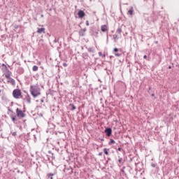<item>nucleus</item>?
<instances>
[{"instance_id":"6ab92c4d","label":"nucleus","mask_w":179,"mask_h":179,"mask_svg":"<svg viewBox=\"0 0 179 179\" xmlns=\"http://www.w3.org/2000/svg\"><path fill=\"white\" fill-rule=\"evenodd\" d=\"M87 50L88 52H92V54H94V49H93V48H88Z\"/></svg>"},{"instance_id":"c756f323","label":"nucleus","mask_w":179,"mask_h":179,"mask_svg":"<svg viewBox=\"0 0 179 179\" xmlns=\"http://www.w3.org/2000/svg\"><path fill=\"white\" fill-rule=\"evenodd\" d=\"M59 41V38H58V39L55 38L54 40V43H58Z\"/></svg>"},{"instance_id":"2eb2a0df","label":"nucleus","mask_w":179,"mask_h":179,"mask_svg":"<svg viewBox=\"0 0 179 179\" xmlns=\"http://www.w3.org/2000/svg\"><path fill=\"white\" fill-rule=\"evenodd\" d=\"M71 111H75V109L76 108V106L75 105H73V103H70L69 105Z\"/></svg>"},{"instance_id":"72a5a7b5","label":"nucleus","mask_w":179,"mask_h":179,"mask_svg":"<svg viewBox=\"0 0 179 179\" xmlns=\"http://www.w3.org/2000/svg\"><path fill=\"white\" fill-rule=\"evenodd\" d=\"M89 24H89V20H87V21H86V26H89Z\"/></svg>"},{"instance_id":"9b49d317","label":"nucleus","mask_w":179,"mask_h":179,"mask_svg":"<svg viewBox=\"0 0 179 179\" xmlns=\"http://www.w3.org/2000/svg\"><path fill=\"white\" fill-rule=\"evenodd\" d=\"M113 52H115V55L116 57H121L122 55V53L118 52V48H115L113 49Z\"/></svg>"},{"instance_id":"393cba45","label":"nucleus","mask_w":179,"mask_h":179,"mask_svg":"<svg viewBox=\"0 0 179 179\" xmlns=\"http://www.w3.org/2000/svg\"><path fill=\"white\" fill-rule=\"evenodd\" d=\"M32 71H34V72H36V71H38V66H34L33 68H32Z\"/></svg>"},{"instance_id":"e433bc0d","label":"nucleus","mask_w":179,"mask_h":179,"mask_svg":"<svg viewBox=\"0 0 179 179\" xmlns=\"http://www.w3.org/2000/svg\"><path fill=\"white\" fill-rule=\"evenodd\" d=\"M99 141H101V142H104V138H99Z\"/></svg>"},{"instance_id":"ddd939ff","label":"nucleus","mask_w":179,"mask_h":179,"mask_svg":"<svg viewBox=\"0 0 179 179\" xmlns=\"http://www.w3.org/2000/svg\"><path fill=\"white\" fill-rule=\"evenodd\" d=\"M17 73H18L19 75L24 73V69L22 67H18V69H17Z\"/></svg>"},{"instance_id":"ea45409f","label":"nucleus","mask_w":179,"mask_h":179,"mask_svg":"<svg viewBox=\"0 0 179 179\" xmlns=\"http://www.w3.org/2000/svg\"><path fill=\"white\" fill-rule=\"evenodd\" d=\"M41 17H44V15L41 14Z\"/></svg>"},{"instance_id":"a18cd8bd","label":"nucleus","mask_w":179,"mask_h":179,"mask_svg":"<svg viewBox=\"0 0 179 179\" xmlns=\"http://www.w3.org/2000/svg\"><path fill=\"white\" fill-rule=\"evenodd\" d=\"M8 111H11V112H12V110H10V109H8Z\"/></svg>"},{"instance_id":"f8f14e48","label":"nucleus","mask_w":179,"mask_h":179,"mask_svg":"<svg viewBox=\"0 0 179 179\" xmlns=\"http://www.w3.org/2000/svg\"><path fill=\"white\" fill-rule=\"evenodd\" d=\"M10 117L13 122H14V124H16V122H17V117H16L15 115L12 114L10 115Z\"/></svg>"},{"instance_id":"5701e85b","label":"nucleus","mask_w":179,"mask_h":179,"mask_svg":"<svg viewBox=\"0 0 179 179\" xmlns=\"http://www.w3.org/2000/svg\"><path fill=\"white\" fill-rule=\"evenodd\" d=\"M114 143H115V141H114V139L110 138V142L108 143V145H114Z\"/></svg>"},{"instance_id":"39448f33","label":"nucleus","mask_w":179,"mask_h":179,"mask_svg":"<svg viewBox=\"0 0 179 179\" xmlns=\"http://www.w3.org/2000/svg\"><path fill=\"white\" fill-rule=\"evenodd\" d=\"M105 134H106V136H111V134H113V129L110 127H107L104 131Z\"/></svg>"},{"instance_id":"aec40b11","label":"nucleus","mask_w":179,"mask_h":179,"mask_svg":"<svg viewBox=\"0 0 179 179\" xmlns=\"http://www.w3.org/2000/svg\"><path fill=\"white\" fill-rule=\"evenodd\" d=\"M1 66H3V68H2L3 72H6V69H5V68H6V69H8V66H6L5 65V64H1Z\"/></svg>"},{"instance_id":"37998d69","label":"nucleus","mask_w":179,"mask_h":179,"mask_svg":"<svg viewBox=\"0 0 179 179\" xmlns=\"http://www.w3.org/2000/svg\"><path fill=\"white\" fill-rule=\"evenodd\" d=\"M17 173H20V170L17 171Z\"/></svg>"},{"instance_id":"4468645a","label":"nucleus","mask_w":179,"mask_h":179,"mask_svg":"<svg viewBox=\"0 0 179 179\" xmlns=\"http://www.w3.org/2000/svg\"><path fill=\"white\" fill-rule=\"evenodd\" d=\"M28 103V104H30L31 103V98L30 97V95L27 94L24 99Z\"/></svg>"},{"instance_id":"79ce46f5","label":"nucleus","mask_w":179,"mask_h":179,"mask_svg":"<svg viewBox=\"0 0 179 179\" xmlns=\"http://www.w3.org/2000/svg\"><path fill=\"white\" fill-rule=\"evenodd\" d=\"M169 69H171V66H169Z\"/></svg>"},{"instance_id":"f3484780","label":"nucleus","mask_w":179,"mask_h":179,"mask_svg":"<svg viewBox=\"0 0 179 179\" xmlns=\"http://www.w3.org/2000/svg\"><path fill=\"white\" fill-rule=\"evenodd\" d=\"M49 155H51V157L52 160H55V156H54V153L51 152V150L48 151Z\"/></svg>"},{"instance_id":"1a4fd4ad","label":"nucleus","mask_w":179,"mask_h":179,"mask_svg":"<svg viewBox=\"0 0 179 179\" xmlns=\"http://www.w3.org/2000/svg\"><path fill=\"white\" fill-rule=\"evenodd\" d=\"M101 30L103 33H106V31H108V27L106 24H103L101 26Z\"/></svg>"},{"instance_id":"c9c22d12","label":"nucleus","mask_w":179,"mask_h":179,"mask_svg":"<svg viewBox=\"0 0 179 179\" xmlns=\"http://www.w3.org/2000/svg\"><path fill=\"white\" fill-rule=\"evenodd\" d=\"M143 58H144V59H146L148 58V56H147L146 55H145L143 56Z\"/></svg>"},{"instance_id":"49530a36","label":"nucleus","mask_w":179,"mask_h":179,"mask_svg":"<svg viewBox=\"0 0 179 179\" xmlns=\"http://www.w3.org/2000/svg\"><path fill=\"white\" fill-rule=\"evenodd\" d=\"M85 55V57H87V54H86V55Z\"/></svg>"},{"instance_id":"de8ad7c7","label":"nucleus","mask_w":179,"mask_h":179,"mask_svg":"<svg viewBox=\"0 0 179 179\" xmlns=\"http://www.w3.org/2000/svg\"><path fill=\"white\" fill-rule=\"evenodd\" d=\"M101 146H103V144Z\"/></svg>"},{"instance_id":"dca6fc26","label":"nucleus","mask_w":179,"mask_h":179,"mask_svg":"<svg viewBox=\"0 0 179 179\" xmlns=\"http://www.w3.org/2000/svg\"><path fill=\"white\" fill-rule=\"evenodd\" d=\"M128 13H129V15H134V7H131L130 9L128 10Z\"/></svg>"},{"instance_id":"2f4dec72","label":"nucleus","mask_w":179,"mask_h":179,"mask_svg":"<svg viewBox=\"0 0 179 179\" xmlns=\"http://www.w3.org/2000/svg\"><path fill=\"white\" fill-rule=\"evenodd\" d=\"M63 66L66 67L68 66V64L66 63H63Z\"/></svg>"},{"instance_id":"423d86ee","label":"nucleus","mask_w":179,"mask_h":179,"mask_svg":"<svg viewBox=\"0 0 179 179\" xmlns=\"http://www.w3.org/2000/svg\"><path fill=\"white\" fill-rule=\"evenodd\" d=\"M55 176H57V171H55L53 173H47L46 178L48 179H54Z\"/></svg>"},{"instance_id":"bb28decb","label":"nucleus","mask_w":179,"mask_h":179,"mask_svg":"<svg viewBox=\"0 0 179 179\" xmlns=\"http://www.w3.org/2000/svg\"><path fill=\"white\" fill-rule=\"evenodd\" d=\"M113 38H114L115 41V40H118V35L114 34L113 35Z\"/></svg>"},{"instance_id":"9d476101","label":"nucleus","mask_w":179,"mask_h":179,"mask_svg":"<svg viewBox=\"0 0 179 179\" xmlns=\"http://www.w3.org/2000/svg\"><path fill=\"white\" fill-rule=\"evenodd\" d=\"M86 28L81 29L78 32L79 36L80 37H83L85 36V33H86Z\"/></svg>"},{"instance_id":"7ed1b4c3","label":"nucleus","mask_w":179,"mask_h":179,"mask_svg":"<svg viewBox=\"0 0 179 179\" xmlns=\"http://www.w3.org/2000/svg\"><path fill=\"white\" fill-rule=\"evenodd\" d=\"M13 96L14 99H19L20 97H23L22 96V91L19 89H15L13 91Z\"/></svg>"},{"instance_id":"6e6552de","label":"nucleus","mask_w":179,"mask_h":179,"mask_svg":"<svg viewBox=\"0 0 179 179\" xmlns=\"http://www.w3.org/2000/svg\"><path fill=\"white\" fill-rule=\"evenodd\" d=\"M36 33H38V34H42V33L43 34H45V28H44V27L38 28Z\"/></svg>"},{"instance_id":"7c9ffc66","label":"nucleus","mask_w":179,"mask_h":179,"mask_svg":"<svg viewBox=\"0 0 179 179\" xmlns=\"http://www.w3.org/2000/svg\"><path fill=\"white\" fill-rule=\"evenodd\" d=\"M150 90H152V87H149L148 90V93L150 92Z\"/></svg>"},{"instance_id":"20e7f679","label":"nucleus","mask_w":179,"mask_h":179,"mask_svg":"<svg viewBox=\"0 0 179 179\" xmlns=\"http://www.w3.org/2000/svg\"><path fill=\"white\" fill-rule=\"evenodd\" d=\"M16 114L18 118H24V117H26V114L23 113V110L19 109V108L16 109Z\"/></svg>"},{"instance_id":"473e14b6","label":"nucleus","mask_w":179,"mask_h":179,"mask_svg":"<svg viewBox=\"0 0 179 179\" xmlns=\"http://www.w3.org/2000/svg\"><path fill=\"white\" fill-rule=\"evenodd\" d=\"M151 166H152L153 168H155V167H156V164H152Z\"/></svg>"},{"instance_id":"4c0bfd02","label":"nucleus","mask_w":179,"mask_h":179,"mask_svg":"<svg viewBox=\"0 0 179 179\" xmlns=\"http://www.w3.org/2000/svg\"><path fill=\"white\" fill-rule=\"evenodd\" d=\"M99 156H103V152H99Z\"/></svg>"},{"instance_id":"cd10ccee","label":"nucleus","mask_w":179,"mask_h":179,"mask_svg":"<svg viewBox=\"0 0 179 179\" xmlns=\"http://www.w3.org/2000/svg\"><path fill=\"white\" fill-rule=\"evenodd\" d=\"M13 27H14V29H19V25H17V24H14Z\"/></svg>"},{"instance_id":"c85d7f7f","label":"nucleus","mask_w":179,"mask_h":179,"mask_svg":"<svg viewBox=\"0 0 179 179\" xmlns=\"http://www.w3.org/2000/svg\"><path fill=\"white\" fill-rule=\"evenodd\" d=\"M13 136H16V135H17V133H16V131H14L12 133Z\"/></svg>"},{"instance_id":"a878e982","label":"nucleus","mask_w":179,"mask_h":179,"mask_svg":"<svg viewBox=\"0 0 179 179\" xmlns=\"http://www.w3.org/2000/svg\"><path fill=\"white\" fill-rule=\"evenodd\" d=\"M99 57H103V58H106V55H103V53H101V52H99Z\"/></svg>"},{"instance_id":"f03ea898","label":"nucleus","mask_w":179,"mask_h":179,"mask_svg":"<svg viewBox=\"0 0 179 179\" xmlns=\"http://www.w3.org/2000/svg\"><path fill=\"white\" fill-rule=\"evenodd\" d=\"M6 71V74L5 75V78H6V79H8V83H10L11 85H13V86H15V81L13 78H12V77H10V75H12V71H9V69H7L6 67L5 68Z\"/></svg>"},{"instance_id":"c03bdc74","label":"nucleus","mask_w":179,"mask_h":179,"mask_svg":"<svg viewBox=\"0 0 179 179\" xmlns=\"http://www.w3.org/2000/svg\"><path fill=\"white\" fill-rule=\"evenodd\" d=\"M122 171L123 173H125V171H124V170H122Z\"/></svg>"},{"instance_id":"a211bd4d","label":"nucleus","mask_w":179,"mask_h":179,"mask_svg":"<svg viewBox=\"0 0 179 179\" xmlns=\"http://www.w3.org/2000/svg\"><path fill=\"white\" fill-rule=\"evenodd\" d=\"M110 149L103 148V152L106 155V156H108L110 154L108 153V151Z\"/></svg>"},{"instance_id":"58836bf2","label":"nucleus","mask_w":179,"mask_h":179,"mask_svg":"<svg viewBox=\"0 0 179 179\" xmlns=\"http://www.w3.org/2000/svg\"><path fill=\"white\" fill-rule=\"evenodd\" d=\"M152 97H155V94H151Z\"/></svg>"},{"instance_id":"4be33fe9","label":"nucleus","mask_w":179,"mask_h":179,"mask_svg":"<svg viewBox=\"0 0 179 179\" xmlns=\"http://www.w3.org/2000/svg\"><path fill=\"white\" fill-rule=\"evenodd\" d=\"M93 36H94V37H96V38H97V37H99V31H94Z\"/></svg>"},{"instance_id":"a19ab883","label":"nucleus","mask_w":179,"mask_h":179,"mask_svg":"<svg viewBox=\"0 0 179 179\" xmlns=\"http://www.w3.org/2000/svg\"><path fill=\"white\" fill-rule=\"evenodd\" d=\"M41 103H44V100L43 99H41Z\"/></svg>"},{"instance_id":"412c9836","label":"nucleus","mask_w":179,"mask_h":179,"mask_svg":"<svg viewBox=\"0 0 179 179\" xmlns=\"http://www.w3.org/2000/svg\"><path fill=\"white\" fill-rule=\"evenodd\" d=\"M119 159H118V163H120V164H124V159H122V157H118Z\"/></svg>"},{"instance_id":"f704fd0d","label":"nucleus","mask_w":179,"mask_h":179,"mask_svg":"<svg viewBox=\"0 0 179 179\" xmlns=\"http://www.w3.org/2000/svg\"><path fill=\"white\" fill-rule=\"evenodd\" d=\"M117 150H118L119 152H121V151L122 150V148H117Z\"/></svg>"},{"instance_id":"0eeeda50","label":"nucleus","mask_w":179,"mask_h":179,"mask_svg":"<svg viewBox=\"0 0 179 179\" xmlns=\"http://www.w3.org/2000/svg\"><path fill=\"white\" fill-rule=\"evenodd\" d=\"M78 17H80V19H82V17H85V16H86V13H85V11L80 10L78 13Z\"/></svg>"},{"instance_id":"f257e3e1","label":"nucleus","mask_w":179,"mask_h":179,"mask_svg":"<svg viewBox=\"0 0 179 179\" xmlns=\"http://www.w3.org/2000/svg\"><path fill=\"white\" fill-rule=\"evenodd\" d=\"M30 92L31 94L36 99V97H38V96H40L41 94V90L38 86L37 85H31L30 86Z\"/></svg>"},{"instance_id":"b1692460","label":"nucleus","mask_w":179,"mask_h":179,"mask_svg":"<svg viewBox=\"0 0 179 179\" xmlns=\"http://www.w3.org/2000/svg\"><path fill=\"white\" fill-rule=\"evenodd\" d=\"M116 33L117 34H121V33H122V29L121 28H118L117 30H116Z\"/></svg>"},{"instance_id":"09e8293b","label":"nucleus","mask_w":179,"mask_h":179,"mask_svg":"<svg viewBox=\"0 0 179 179\" xmlns=\"http://www.w3.org/2000/svg\"><path fill=\"white\" fill-rule=\"evenodd\" d=\"M0 93H1V90H0Z\"/></svg>"}]
</instances>
